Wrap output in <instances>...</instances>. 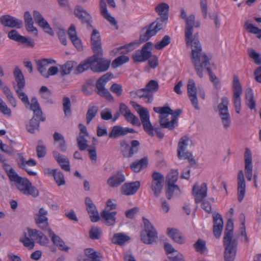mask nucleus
Instances as JSON below:
<instances>
[{"label":"nucleus","instance_id":"62","mask_svg":"<svg viewBox=\"0 0 261 261\" xmlns=\"http://www.w3.org/2000/svg\"><path fill=\"white\" fill-rule=\"evenodd\" d=\"M176 191L179 192V188L177 185L175 184L167 185V189L166 190L167 198L170 199L173 195V192Z\"/></svg>","mask_w":261,"mask_h":261},{"label":"nucleus","instance_id":"28","mask_svg":"<svg viewBox=\"0 0 261 261\" xmlns=\"http://www.w3.org/2000/svg\"><path fill=\"white\" fill-rule=\"evenodd\" d=\"M53 155L62 170L70 171V162L67 156L61 154L57 150L53 151Z\"/></svg>","mask_w":261,"mask_h":261},{"label":"nucleus","instance_id":"50","mask_svg":"<svg viewBox=\"0 0 261 261\" xmlns=\"http://www.w3.org/2000/svg\"><path fill=\"white\" fill-rule=\"evenodd\" d=\"M233 94H242V88L238 76L234 75L232 82Z\"/></svg>","mask_w":261,"mask_h":261},{"label":"nucleus","instance_id":"6","mask_svg":"<svg viewBox=\"0 0 261 261\" xmlns=\"http://www.w3.org/2000/svg\"><path fill=\"white\" fill-rule=\"evenodd\" d=\"M192 145L193 142L188 136L181 137L178 143L177 156L179 159L188 160L191 165H194L196 162L193 158L192 153L189 151L185 152L188 146Z\"/></svg>","mask_w":261,"mask_h":261},{"label":"nucleus","instance_id":"52","mask_svg":"<svg viewBox=\"0 0 261 261\" xmlns=\"http://www.w3.org/2000/svg\"><path fill=\"white\" fill-rule=\"evenodd\" d=\"M129 60L128 57L126 56H120L116 58L112 63L113 68H116L119 66L127 62Z\"/></svg>","mask_w":261,"mask_h":261},{"label":"nucleus","instance_id":"49","mask_svg":"<svg viewBox=\"0 0 261 261\" xmlns=\"http://www.w3.org/2000/svg\"><path fill=\"white\" fill-rule=\"evenodd\" d=\"M178 177V172L177 169L172 170L167 175L166 181L167 185L175 184L177 180Z\"/></svg>","mask_w":261,"mask_h":261},{"label":"nucleus","instance_id":"45","mask_svg":"<svg viewBox=\"0 0 261 261\" xmlns=\"http://www.w3.org/2000/svg\"><path fill=\"white\" fill-rule=\"evenodd\" d=\"M98 111V107L97 106H89L86 115L87 124H89L92 120L96 116Z\"/></svg>","mask_w":261,"mask_h":261},{"label":"nucleus","instance_id":"31","mask_svg":"<svg viewBox=\"0 0 261 261\" xmlns=\"http://www.w3.org/2000/svg\"><path fill=\"white\" fill-rule=\"evenodd\" d=\"M117 214L116 211L112 212H108V210H103L101 212V217L105 224L108 226H113L116 222L115 217Z\"/></svg>","mask_w":261,"mask_h":261},{"label":"nucleus","instance_id":"60","mask_svg":"<svg viewBox=\"0 0 261 261\" xmlns=\"http://www.w3.org/2000/svg\"><path fill=\"white\" fill-rule=\"evenodd\" d=\"M187 92L188 96L195 95L197 94L196 84L193 79H189L187 84Z\"/></svg>","mask_w":261,"mask_h":261},{"label":"nucleus","instance_id":"37","mask_svg":"<svg viewBox=\"0 0 261 261\" xmlns=\"http://www.w3.org/2000/svg\"><path fill=\"white\" fill-rule=\"evenodd\" d=\"M167 234L177 243L183 244L185 242L184 237L177 229L168 228L167 229Z\"/></svg>","mask_w":261,"mask_h":261},{"label":"nucleus","instance_id":"1","mask_svg":"<svg viewBox=\"0 0 261 261\" xmlns=\"http://www.w3.org/2000/svg\"><path fill=\"white\" fill-rule=\"evenodd\" d=\"M185 42L187 47L191 49L190 58L196 74L202 78L205 69L211 66V57L203 51L198 33L185 38Z\"/></svg>","mask_w":261,"mask_h":261},{"label":"nucleus","instance_id":"11","mask_svg":"<svg viewBox=\"0 0 261 261\" xmlns=\"http://www.w3.org/2000/svg\"><path fill=\"white\" fill-rule=\"evenodd\" d=\"M228 98L224 96L221 98V102L218 106L219 116L222 119L223 126L225 128H228L230 124V116L228 110Z\"/></svg>","mask_w":261,"mask_h":261},{"label":"nucleus","instance_id":"16","mask_svg":"<svg viewBox=\"0 0 261 261\" xmlns=\"http://www.w3.org/2000/svg\"><path fill=\"white\" fill-rule=\"evenodd\" d=\"M75 15L81 20L83 23H86L88 29H91L93 26L91 24L92 17L90 14L82 6H76L74 11Z\"/></svg>","mask_w":261,"mask_h":261},{"label":"nucleus","instance_id":"61","mask_svg":"<svg viewBox=\"0 0 261 261\" xmlns=\"http://www.w3.org/2000/svg\"><path fill=\"white\" fill-rule=\"evenodd\" d=\"M147 93H148L147 92L145 88L133 90L130 91L129 93L130 95L134 98L144 97Z\"/></svg>","mask_w":261,"mask_h":261},{"label":"nucleus","instance_id":"18","mask_svg":"<svg viewBox=\"0 0 261 261\" xmlns=\"http://www.w3.org/2000/svg\"><path fill=\"white\" fill-rule=\"evenodd\" d=\"M48 212L44 208L41 207L39 210L38 214L34 217L36 223L43 231H45L49 227L48 218L46 217Z\"/></svg>","mask_w":261,"mask_h":261},{"label":"nucleus","instance_id":"42","mask_svg":"<svg viewBox=\"0 0 261 261\" xmlns=\"http://www.w3.org/2000/svg\"><path fill=\"white\" fill-rule=\"evenodd\" d=\"M130 240V238L124 233H118L115 234L112 239V241L113 243L119 245H123L125 242Z\"/></svg>","mask_w":261,"mask_h":261},{"label":"nucleus","instance_id":"32","mask_svg":"<svg viewBox=\"0 0 261 261\" xmlns=\"http://www.w3.org/2000/svg\"><path fill=\"white\" fill-rule=\"evenodd\" d=\"M56 61L51 59H43L36 61L37 69L44 77L47 72L46 67L49 64H55Z\"/></svg>","mask_w":261,"mask_h":261},{"label":"nucleus","instance_id":"5","mask_svg":"<svg viewBox=\"0 0 261 261\" xmlns=\"http://www.w3.org/2000/svg\"><path fill=\"white\" fill-rule=\"evenodd\" d=\"M103 51L101 53H94L90 57L91 70L94 72L101 73L107 71L110 66L111 60L102 58Z\"/></svg>","mask_w":261,"mask_h":261},{"label":"nucleus","instance_id":"48","mask_svg":"<svg viewBox=\"0 0 261 261\" xmlns=\"http://www.w3.org/2000/svg\"><path fill=\"white\" fill-rule=\"evenodd\" d=\"M169 9V5L167 4L164 3H162L158 4L155 8L156 12L158 13L160 17H162L165 14L168 15Z\"/></svg>","mask_w":261,"mask_h":261},{"label":"nucleus","instance_id":"15","mask_svg":"<svg viewBox=\"0 0 261 261\" xmlns=\"http://www.w3.org/2000/svg\"><path fill=\"white\" fill-rule=\"evenodd\" d=\"M180 17L185 19L186 21L185 26V38L194 36L193 29L195 23V15L193 14L190 15L187 17L186 12L184 9L180 10Z\"/></svg>","mask_w":261,"mask_h":261},{"label":"nucleus","instance_id":"14","mask_svg":"<svg viewBox=\"0 0 261 261\" xmlns=\"http://www.w3.org/2000/svg\"><path fill=\"white\" fill-rule=\"evenodd\" d=\"M151 190L153 192L154 195L158 197L161 194L163 188L164 181V175L159 172H154L151 175Z\"/></svg>","mask_w":261,"mask_h":261},{"label":"nucleus","instance_id":"59","mask_svg":"<svg viewBox=\"0 0 261 261\" xmlns=\"http://www.w3.org/2000/svg\"><path fill=\"white\" fill-rule=\"evenodd\" d=\"M205 71H206L209 75L210 81L212 83H213L214 87L218 89L219 88L220 86V80L213 73L212 71V69L211 66L205 69Z\"/></svg>","mask_w":261,"mask_h":261},{"label":"nucleus","instance_id":"46","mask_svg":"<svg viewBox=\"0 0 261 261\" xmlns=\"http://www.w3.org/2000/svg\"><path fill=\"white\" fill-rule=\"evenodd\" d=\"M74 64V62L69 61L66 62L64 65H61L60 66L61 76H63L65 75L69 74L70 73L72 69L73 68Z\"/></svg>","mask_w":261,"mask_h":261},{"label":"nucleus","instance_id":"39","mask_svg":"<svg viewBox=\"0 0 261 261\" xmlns=\"http://www.w3.org/2000/svg\"><path fill=\"white\" fill-rule=\"evenodd\" d=\"M94 81L92 79H89L83 84L81 90L86 96L91 95L93 93Z\"/></svg>","mask_w":261,"mask_h":261},{"label":"nucleus","instance_id":"22","mask_svg":"<svg viewBox=\"0 0 261 261\" xmlns=\"http://www.w3.org/2000/svg\"><path fill=\"white\" fill-rule=\"evenodd\" d=\"M28 231V236L40 245L45 246L48 244L49 239L41 231L31 228H29Z\"/></svg>","mask_w":261,"mask_h":261},{"label":"nucleus","instance_id":"40","mask_svg":"<svg viewBox=\"0 0 261 261\" xmlns=\"http://www.w3.org/2000/svg\"><path fill=\"white\" fill-rule=\"evenodd\" d=\"M19 161L18 162V165L19 168L21 169H25V167L28 166H34L36 165V162L34 159H30L28 161H25V159L22 153H19L17 154Z\"/></svg>","mask_w":261,"mask_h":261},{"label":"nucleus","instance_id":"17","mask_svg":"<svg viewBox=\"0 0 261 261\" xmlns=\"http://www.w3.org/2000/svg\"><path fill=\"white\" fill-rule=\"evenodd\" d=\"M207 185L205 182L200 186L195 183L192 188V195L195 197V201L198 203L207 196Z\"/></svg>","mask_w":261,"mask_h":261},{"label":"nucleus","instance_id":"64","mask_svg":"<svg viewBox=\"0 0 261 261\" xmlns=\"http://www.w3.org/2000/svg\"><path fill=\"white\" fill-rule=\"evenodd\" d=\"M101 234L100 228L92 226L89 231L90 238L92 240L98 239Z\"/></svg>","mask_w":261,"mask_h":261},{"label":"nucleus","instance_id":"34","mask_svg":"<svg viewBox=\"0 0 261 261\" xmlns=\"http://www.w3.org/2000/svg\"><path fill=\"white\" fill-rule=\"evenodd\" d=\"M100 13L103 17L106 19L112 25H117V22L115 18L112 17L108 12L107 4L104 0H100L99 2Z\"/></svg>","mask_w":261,"mask_h":261},{"label":"nucleus","instance_id":"55","mask_svg":"<svg viewBox=\"0 0 261 261\" xmlns=\"http://www.w3.org/2000/svg\"><path fill=\"white\" fill-rule=\"evenodd\" d=\"M53 177L58 186H60L65 184L64 175L59 169H57Z\"/></svg>","mask_w":261,"mask_h":261},{"label":"nucleus","instance_id":"35","mask_svg":"<svg viewBox=\"0 0 261 261\" xmlns=\"http://www.w3.org/2000/svg\"><path fill=\"white\" fill-rule=\"evenodd\" d=\"M55 144H57V148L62 152H65L67 150V145L64 137L61 134L55 132L53 135Z\"/></svg>","mask_w":261,"mask_h":261},{"label":"nucleus","instance_id":"36","mask_svg":"<svg viewBox=\"0 0 261 261\" xmlns=\"http://www.w3.org/2000/svg\"><path fill=\"white\" fill-rule=\"evenodd\" d=\"M245 103L250 110H255L256 108V101L254 99L252 89L248 88L245 90Z\"/></svg>","mask_w":261,"mask_h":261},{"label":"nucleus","instance_id":"24","mask_svg":"<svg viewBox=\"0 0 261 261\" xmlns=\"http://www.w3.org/2000/svg\"><path fill=\"white\" fill-rule=\"evenodd\" d=\"M245 172L248 181H251L252 177V154L249 148H246L244 154Z\"/></svg>","mask_w":261,"mask_h":261},{"label":"nucleus","instance_id":"43","mask_svg":"<svg viewBox=\"0 0 261 261\" xmlns=\"http://www.w3.org/2000/svg\"><path fill=\"white\" fill-rule=\"evenodd\" d=\"M91 69V61L90 57L81 63L74 69L75 74H79L84 72L88 69Z\"/></svg>","mask_w":261,"mask_h":261},{"label":"nucleus","instance_id":"27","mask_svg":"<svg viewBox=\"0 0 261 261\" xmlns=\"http://www.w3.org/2000/svg\"><path fill=\"white\" fill-rule=\"evenodd\" d=\"M237 186L238 200L239 202H241L244 197L246 191L244 175L242 170H240L238 174Z\"/></svg>","mask_w":261,"mask_h":261},{"label":"nucleus","instance_id":"26","mask_svg":"<svg viewBox=\"0 0 261 261\" xmlns=\"http://www.w3.org/2000/svg\"><path fill=\"white\" fill-rule=\"evenodd\" d=\"M91 44L92 51L94 53H101L102 50L101 41L99 32L93 29L91 35Z\"/></svg>","mask_w":261,"mask_h":261},{"label":"nucleus","instance_id":"13","mask_svg":"<svg viewBox=\"0 0 261 261\" xmlns=\"http://www.w3.org/2000/svg\"><path fill=\"white\" fill-rule=\"evenodd\" d=\"M140 143L138 140H133L130 146L125 140L120 142V148L123 155L125 158H130L139 150Z\"/></svg>","mask_w":261,"mask_h":261},{"label":"nucleus","instance_id":"2","mask_svg":"<svg viewBox=\"0 0 261 261\" xmlns=\"http://www.w3.org/2000/svg\"><path fill=\"white\" fill-rule=\"evenodd\" d=\"M233 221L231 219H229L225 229L223 241L225 261H233L236 257L238 242L236 239H233Z\"/></svg>","mask_w":261,"mask_h":261},{"label":"nucleus","instance_id":"10","mask_svg":"<svg viewBox=\"0 0 261 261\" xmlns=\"http://www.w3.org/2000/svg\"><path fill=\"white\" fill-rule=\"evenodd\" d=\"M15 184L17 188L25 195L31 196L34 198L39 196V191L27 178L21 177Z\"/></svg>","mask_w":261,"mask_h":261},{"label":"nucleus","instance_id":"25","mask_svg":"<svg viewBox=\"0 0 261 261\" xmlns=\"http://www.w3.org/2000/svg\"><path fill=\"white\" fill-rule=\"evenodd\" d=\"M8 37L12 40L22 44H27L28 46L33 47L34 45V42L32 39H28L20 35L15 30L10 31L8 34Z\"/></svg>","mask_w":261,"mask_h":261},{"label":"nucleus","instance_id":"38","mask_svg":"<svg viewBox=\"0 0 261 261\" xmlns=\"http://www.w3.org/2000/svg\"><path fill=\"white\" fill-rule=\"evenodd\" d=\"M13 75L17 82V88L23 89L25 86V80L21 71L18 67L15 68Z\"/></svg>","mask_w":261,"mask_h":261},{"label":"nucleus","instance_id":"29","mask_svg":"<svg viewBox=\"0 0 261 261\" xmlns=\"http://www.w3.org/2000/svg\"><path fill=\"white\" fill-rule=\"evenodd\" d=\"M140 186V182L139 181L125 183L121 187V193L127 196L134 195L139 190Z\"/></svg>","mask_w":261,"mask_h":261},{"label":"nucleus","instance_id":"4","mask_svg":"<svg viewBox=\"0 0 261 261\" xmlns=\"http://www.w3.org/2000/svg\"><path fill=\"white\" fill-rule=\"evenodd\" d=\"M168 19V15L167 14L157 18L154 22L149 25L146 32L143 34L140 35L139 38L140 42L147 41L151 37L154 36L158 31L163 29L165 27Z\"/></svg>","mask_w":261,"mask_h":261},{"label":"nucleus","instance_id":"58","mask_svg":"<svg viewBox=\"0 0 261 261\" xmlns=\"http://www.w3.org/2000/svg\"><path fill=\"white\" fill-rule=\"evenodd\" d=\"M242 94H233L232 101L237 113L239 114L241 109V95Z\"/></svg>","mask_w":261,"mask_h":261},{"label":"nucleus","instance_id":"8","mask_svg":"<svg viewBox=\"0 0 261 261\" xmlns=\"http://www.w3.org/2000/svg\"><path fill=\"white\" fill-rule=\"evenodd\" d=\"M144 230L141 232V240L144 244H152L158 239V232L154 227L146 218H143Z\"/></svg>","mask_w":261,"mask_h":261},{"label":"nucleus","instance_id":"44","mask_svg":"<svg viewBox=\"0 0 261 261\" xmlns=\"http://www.w3.org/2000/svg\"><path fill=\"white\" fill-rule=\"evenodd\" d=\"M245 29L249 33L257 35L258 39L261 38V29L254 26L252 23H249L247 20L244 24Z\"/></svg>","mask_w":261,"mask_h":261},{"label":"nucleus","instance_id":"63","mask_svg":"<svg viewBox=\"0 0 261 261\" xmlns=\"http://www.w3.org/2000/svg\"><path fill=\"white\" fill-rule=\"evenodd\" d=\"M16 93L17 94L19 98L22 101V102L27 106L30 105V102L29 98L27 94L22 90V89L17 88L15 90Z\"/></svg>","mask_w":261,"mask_h":261},{"label":"nucleus","instance_id":"7","mask_svg":"<svg viewBox=\"0 0 261 261\" xmlns=\"http://www.w3.org/2000/svg\"><path fill=\"white\" fill-rule=\"evenodd\" d=\"M113 76L112 73L107 72L101 75L95 83V91L97 94L109 101H113L114 97L108 90L105 88V86L107 83L113 77Z\"/></svg>","mask_w":261,"mask_h":261},{"label":"nucleus","instance_id":"56","mask_svg":"<svg viewBox=\"0 0 261 261\" xmlns=\"http://www.w3.org/2000/svg\"><path fill=\"white\" fill-rule=\"evenodd\" d=\"M125 120L133 125L140 126L141 125L139 120L137 117L135 116L130 111L124 115Z\"/></svg>","mask_w":261,"mask_h":261},{"label":"nucleus","instance_id":"30","mask_svg":"<svg viewBox=\"0 0 261 261\" xmlns=\"http://www.w3.org/2000/svg\"><path fill=\"white\" fill-rule=\"evenodd\" d=\"M135 130L128 127H123L120 125H115L112 127L111 132L109 133V137L115 138L120 136H124L128 133H135Z\"/></svg>","mask_w":261,"mask_h":261},{"label":"nucleus","instance_id":"12","mask_svg":"<svg viewBox=\"0 0 261 261\" xmlns=\"http://www.w3.org/2000/svg\"><path fill=\"white\" fill-rule=\"evenodd\" d=\"M153 44L151 42L146 43L141 49L137 50L133 56L135 62H143L147 61L151 57V49Z\"/></svg>","mask_w":261,"mask_h":261},{"label":"nucleus","instance_id":"21","mask_svg":"<svg viewBox=\"0 0 261 261\" xmlns=\"http://www.w3.org/2000/svg\"><path fill=\"white\" fill-rule=\"evenodd\" d=\"M85 205L87 212L92 222H96L100 220L99 213L97 208L91 198L86 197Z\"/></svg>","mask_w":261,"mask_h":261},{"label":"nucleus","instance_id":"33","mask_svg":"<svg viewBox=\"0 0 261 261\" xmlns=\"http://www.w3.org/2000/svg\"><path fill=\"white\" fill-rule=\"evenodd\" d=\"M124 180V176L121 172L118 171L116 174L109 177L107 180V184L110 187L114 188L119 186Z\"/></svg>","mask_w":261,"mask_h":261},{"label":"nucleus","instance_id":"19","mask_svg":"<svg viewBox=\"0 0 261 261\" xmlns=\"http://www.w3.org/2000/svg\"><path fill=\"white\" fill-rule=\"evenodd\" d=\"M139 114L144 130L149 136H153V126L150 121L149 114L147 109H142L139 111Z\"/></svg>","mask_w":261,"mask_h":261},{"label":"nucleus","instance_id":"47","mask_svg":"<svg viewBox=\"0 0 261 261\" xmlns=\"http://www.w3.org/2000/svg\"><path fill=\"white\" fill-rule=\"evenodd\" d=\"M19 241L29 249H32L35 245V240H32L29 236H27L25 233H23V237L20 238Z\"/></svg>","mask_w":261,"mask_h":261},{"label":"nucleus","instance_id":"41","mask_svg":"<svg viewBox=\"0 0 261 261\" xmlns=\"http://www.w3.org/2000/svg\"><path fill=\"white\" fill-rule=\"evenodd\" d=\"M148 164V159L147 157H144L139 161H136L133 162L130 166L131 169L134 172H138L141 168L146 166Z\"/></svg>","mask_w":261,"mask_h":261},{"label":"nucleus","instance_id":"23","mask_svg":"<svg viewBox=\"0 0 261 261\" xmlns=\"http://www.w3.org/2000/svg\"><path fill=\"white\" fill-rule=\"evenodd\" d=\"M33 15L35 22L47 34L53 36L54 33L52 29L50 28L48 23L43 18L40 12L36 10H34Z\"/></svg>","mask_w":261,"mask_h":261},{"label":"nucleus","instance_id":"51","mask_svg":"<svg viewBox=\"0 0 261 261\" xmlns=\"http://www.w3.org/2000/svg\"><path fill=\"white\" fill-rule=\"evenodd\" d=\"M145 88L148 93H152L158 90L159 83L157 81L151 80L147 83Z\"/></svg>","mask_w":261,"mask_h":261},{"label":"nucleus","instance_id":"53","mask_svg":"<svg viewBox=\"0 0 261 261\" xmlns=\"http://www.w3.org/2000/svg\"><path fill=\"white\" fill-rule=\"evenodd\" d=\"M63 109L65 116L71 115V102L70 99L67 96L63 97Z\"/></svg>","mask_w":261,"mask_h":261},{"label":"nucleus","instance_id":"54","mask_svg":"<svg viewBox=\"0 0 261 261\" xmlns=\"http://www.w3.org/2000/svg\"><path fill=\"white\" fill-rule=\"evenodd\" d=\"M247 52L249 56L253 60L255 64L257 65H259L261 64L260 55L254 49L249 48L247 49Z\"/></svg>","mask_w":261,"mask_h":261},{"label":"nucleus","instance_id":"20","mask_svg":"<svg viewBox=\"0 0 261 261\" xmlns=\"http://www.w3.org/2000/svg\"><path fill=\"white\" fill-rule=\"evenodd\" d=\"M0 22L4 27L11 28L20 29L23 26V22L21 20L9 15L2 16L0 18Z\"/></svg>","mask_w":261,"mask_h":261},{"label":"nucleus","instance_id":"9","mask_svg":"<svg viewBox=\"0 0 261 261\" xmlns=\"http://www.w3.org/2000/svg\"><path fill=\"white\" fill-rule=\"evenodd\" d=\"M153 111L160 114L159 122L162 128L172 130L175 127V121L174 119L169 120L168 117L172 112L169 107H154Z\"/></svg>","mask_w":261,"mask_h":261},{"label":"nucleus","instance_id":"3","mask_svg":"<svg viewBox=\"0 0 261 261\" xmlns=\"http://www.w3.org/2000/svg\"><path fill=\"white\" fill-rule=\"evenodd\" d=\"M30 109L33 112L34 116L30 120L29 123L26 124V129L29 133L34 134L36 130H39L40 127L39 122L35 117L37 118H39L41 121H44L45 117L42 116V110L35 97H32L31 99Z\"/></svg>","mask_w":261,"mask_h":261},{"label":"nucleus","instance_id":"57","mask_svg":"<svg viewBox=\"0 0 261 261\" xmlns=\"http://www.w3.org/2000/svg\"><path fill=\"white\" fill-rule=\"evenodd\" d=\"M171 41V38L168 35L165 36L162 39L158 42L155 45L154 47L158 50L162 49L166 46L168 45Z\"/></svg>","mask_w":261,"mask_h":261}]
</instances>
